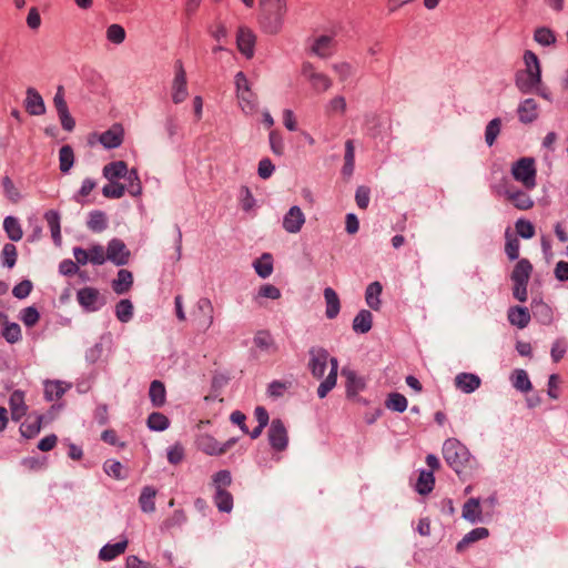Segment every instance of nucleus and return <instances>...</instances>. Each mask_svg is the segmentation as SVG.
Here are the masks:
<instances>
[{
    "label": "nucleus",
    "mask_w": 568,
    "mask_h": 568,
    "mask_svg": "<svg viewBox=\"0 0 568 568\" xmlns=\"http://www.w3.org/2000/svg\"><path fill=\"white\" fill-rule=\"evenodd\" d=\"M408 402L400 393H390L386 400L385 406L394 412L403 413L406 410Z\"/></svg>",
    "instance_id": "c03bdc74"
},
{
    "label": "nucleus",
    "mask_w": 568,
    "mask_h": 568,
    "mask_svg": "<svg viewBox=\"0 0 568 568\" xmlns=\"http://www.w3.org/2000/svg\"><path fill=\"white\" fill-rule=\"evenodd\" d=\"M124 179L126 180L125 192L134 197L140 196L142 194V184L136 169H131Z\"/></svg>",
    "instance_id": "4c0bfd02"
},
{
    "label": "nucleus",
    "mask_w": 568,
    "mask_h": 568,
    "mask_svg": "<svg viewBox=\"0 0 568 568\" xmlns=\"http://www.w3.org/2000/svg\"><path fill=\"white\" fill-rule=\"evenodd\" d=\"M455 385L464 393H473L480 386V378L471 373H460L455 377Z\"/></svg>",
    "instance_id": "412c9836"
},
{
    "label": "nucleus",
    "mask_w": 568,
    "mask_h": 568,
    "mask_svg": "<svg viewBox=\"0 0 568 568\" xmlns=\"http://www.w3.org/2000/svg\"><path fill=\"white\" fill-rule=\"evenodd\" d=\"M236 98L241 110L252 115L257 111V95L253 92L251 84L243 72L235 74Z\"/></svg>",
    "instance_id": "0eeeda50"
},
{
    "label": "nucleus",
    "mask_w": 568,
    "mask_h": 568,
    "mask_svg": "<svg viewBox=\"0 0 568 568\" xmlns=\"http://www.w3.org/2000/svg\"><path fill=\"white\" fill-rule=\"evenodd\" d=\"M463 517L470 523H477L481 519V507L478 498H469L464 504Z\"/></svg>",
    "instance_id": "2f4dec72"
},
{
    "label": "nucleus",
    "mask_w": 568,
    "mask_h": 568,
    "mask_svg": "<svg viewBox=\"0 0 568 568\" xmlns=\"http://www.w3.org/2000/svg\"><path fill=\"white\" fill-rule=\"evenodd\" d=\"M373 316L369 311L362 310L353 321V329L356 333H367L372 328Z\"/></svg>",
    "instance_id": "72a5a7b5"
},
{
    "label": "nucleus",
    "mask_w": 568,
    "mask_h": 568,
    "mask_svg": "<svg viewBox=\"0 0 568 568\" xmlns=\"http://www.w3.org/2000/svg\"><path fill=\"white\" fill-rule=\"evenodd\" d=\"M106 260L115 265H125L130 258V251L120 239H112L105 250Z\"/></svg>",
    "instance_id": "9b49d317"
},
{
    "label": "nucleus",
    "mask_w": 568,
    "mask_h": 568,
    "mask_svg": "<svg viewBox=\"0 0 568 568\" xmlns=\"http://www.w3.org/2000/svg\"><path fill=\"white\" fill-rule=\"evenodd\" d=\"M531 273H532L531 263L527 258H521L516 263L510 277H511L513 283L528 284Z\"/></svg>",
    "instance_id": "5701e85b"
},
{
    "label": "nucleus",
    "mask_w": 568,
    "mask_h": 568,
    "mask_svg": "<svg viewBox=\"0 0 568 568\" xmlns=\"http://www.w3.org/2000/svg\"><path fill=\"white\" fill-rule=\"evenodd\" d=\"M435 478L433 471L422 470L416 484V490L422 495H426L433 490Z\"/></svg>",
    "instance_id": "37998d69"
},
{
    "label": "nucleus",
    "mask_w": 568,
    "mask_h": 568,
    "mask_svg": "<svg viewBox=\"0 0 568 568\" xmlns=\"http://www.w3.org/2000/svg\"><path fill=\"white\" fill-rule=\"evenodd\" d=\"M511 383L516 389L523 393L529 392L532 387L528 374L524 369L514 371L511 374Z\"/></svg>",
    "instance_id": "ea45409f"
},
{
    "label": "nucleus",
    "mask_w": 568,
    "mask_h": 568,
    "mask_svg": "<svg viewBox=\"0 0 568 568\" xmlns=\"http://www.w3.org/2000/svg\"><path fill=\"white\" fill-rule=\"evenodd\" d=\"M508 321L518 328H525L530 322V314L527 307L511 306L507 313Z\"/></svg>",
    "instance_id": "4be33fe9"
},
{
    "label": "nucleus",
    "mask_w": 568,
    "mask_h": 568,
    "mask_svg": "<svg viewBox=\"0 0 568 568\" xmlns=\"http://www.w3.org/2000/svg\"><path fill=\"white\" fill-rule=\"evenodd\" d=\"M324 298L326 302L325 315L327 318L333 320L338 315L341 310L339 297L332 287H326L324 290Z\"/></svg>",
    "instance_id": "bb28decb"
},
{
    "label": "nucleus",
    "mask_w": 568,
    "mask_h": 568,
    "mask_svg": "<svg viewBox=\"0 0 568 568\" xmlns=\"http://www.w3.org/2000/svg\"><path fill=\"white\" fill-rule=\"evenodd\" d=\"M128 547V540L123 539L115 544H106L99 551V558L103 561H111L122 555Z\"/></svg>",
    "instance_id": "b1692460"
},
{
    "label": "nucleus",
    "mask_w": 568,
    "mask_h": 568,
    "mask_svg": "<svg viewBox=\"0 0 568 568\" xmlns=\"http://www.w3.org/2000/svg\"><path fill=\"white\" fill-rule=\"evenodd\" d=\"M26 110L32 115H41L45 112L43 99L33 88L27 90Z\"/></svg>",
    "instance_id": "6ab92c4d"
},
{
    "label": "nucleus",
    "mask_w": 568,
    "mask_h": 568,
    "mask_svg": "<svg viewBox=\"0 0 568 568\" xmlns=\"http://www.w3.org/2000/svg\"><path fill=\"white\" fill-rule=\"evenodd\" d=\"M254 268L261 277H268L273 272L272 256L267 253L263 254L258 260L254 262Z\"/></svg>",
    "instance_id": "de8ad7c7"
},
{
    "label": "nucleus",
    "mask_w": 568,
    "mask_h": 568,
    "mask_svg": "<svg viewBox=\"0 0 568 568\" xmlns=\"http://www.w3.org/2000/svg\"><path fill=\"white\" fill-rule=\"evenodd\" d=\"M129 171L128 164L124 161H114L104 165L103 176L112 182L125 178Z\"/></svg>",
    "instance_id": "393cba45"
},
{
    "label": "nucleus",
    "mask_w": 568,
    "mask_h": 568,
    "mask_svg": "<svg viewBox=\"0 0 568 568\" xmlns=\"http://www.w3.org/2000/svg\"><path fill=\"white\" fill-rule=\"evenodd\" d=\"M287 14V0H258V24L263 32L277 34Z\"/></svg>",
    "instance_id": "f03ea898"
},
{
    "label": "nucleus",
    "mask_w": 568,
    "mask_h": 568,
    "mask_svg": "<svg viewBox=\"0 0 568 568\" xmlns=\"http://www.w3.org/2000/svg\"><path fill=\"white\" fill-rule=\"evenodd\" d=\"M90 263L102 265L106 261L105 248L100 244H93L88 248Z\"/></svg>",
    "instance_id": "0e129e2a"
},
{
    "label": "nucleus",
    "mask_w": 568,
    "mask_h": 568,
    "mask_svg": "<svg viewBox=\"0 0 568 568\" xmlns=\"http://www.w3.org/2000/svg\"><path fill=\"white\" fill-rule=\"evenodd\" d=\"M334 48V40L328 36H321L316 38L311 47L313 53L321 58L331 55Z\"/></svg>",
    "instance_id": "cd10ccee"
},
{
    "label": "nucleus",
    "mask_w": 568,
    "mask_h": 568,
    "mask_svg": "<svg viewBox=\"0 0 568 568\" xmlns=\"http://www.w3.org/2000/svg\"><path fill=\"white\" fill-rule=\"evenodd\" d=\"M519 120L524 123H530L538 116V104L534 99H526L518 108Z\"/></svg>",
    "instance_id": "a878e982"
},
{
    "label": "nucleus",
    "mask_w": 568,
    "mask_h": 568,
    "mask_svg": "<svg viewBox=\"0 0 568 568\" xmlns=\"http://www.w3.org/2000/svg\"><path fill=\"white\" fill-rule=\"evenodd\" d=\"M3 230L7 236L13 242H19L23 237L21 224L14 216H7L3 220Z\"/></svg>",
    "instance_id": "473e14b6"
},
{
    "label": "nucleus",
    "mask_w": 568,
    "mask_h": 568,
    "mask_svg": "<svg viewBox=\"0 0 568 568\" xmlns=\"http://www.w3.org/2000/svg\"><path fill=\"white\" fill-rule=\"evenodd\" d=\"M493 191L503 196L507 202L513 204L517 210L527 211L534 206V201L524 187L518 189L507 180H503L497 185L493 186Z\"/></svg>",
    "instance_id": "20e7f679"
},
{
    "label": "nucleus",
    "mask_w": 568,
    "mask_h": 568,
    "mask_svg": "<svg viewBox=\"0 0 568 568\" xmlns=\"http://www.w3.org/2000/svg\"><path fill=\"white\" fill-rule=\"evenodd\" d=\"M516 232L523 239H531L535 235V226L530 221L519 219L516 224Z\"/></svg>",
    "instance_id": "338daca9"
},
{
    "label": "nucleus",
    "mask_w": 568,
    "mask_h": 568,
    "mask_svg": "<svg viewBox=\"0 0 568 568\" xmlns=\"http://www.w3.org/2000/svg\"><path fill=\"white\" fill-rule=\"evenodd\" d=\"M168 462L171 465H179L183 462L185 457V450L181 443H175L174 445L168 448Z\"/></svg>",
    "instance_id": "680f3d73"
},
{
    "label": "nucleus",
    "mask_w": 568,
    "mask_h": 568,
    "mask_svg": "<svg viewBox=\"0 0 568 568\" xmlns=\"http://www.w3.org/2000/svg\"><path fill=\"white\" fill-rule=\"evenodd\" d=\"M505 237H506V244H505L506 255L511 261L517 260L519 257V248H520L519 240L516 236L511 235L508 230L506 231Z\"/></svg>",
    "instance_id": "864d4df0"
},
{
    "label": "nucleus",
    "mask_w": 568,
    "mask_h": 568,
    "mask_svg": "<svg viewBox=\"0 0 568 568\" xmlns=\"http://www.w3.org/2000/svg\"><path fill=\"white\" fill-rule=\"evenodd\" d=\"M44 219L50 227L52 237L60 240V215L57 211L50 210L44 214Z\"/></svg>",
    "instance_id": "052dcab7"
},
{
    "label": "nucleus",
    "mask_w": 568,
    "mask_h": 568,
    "mask_svg": "<svg viewBox=\"0 0 568 568\" xmlns=\"http://www.w3.org/2000/svg\"><path fill=\"white\" fill-rule=\"evenodd\" d=\"M1 186L3 189L4 196L10 202L18 203L21 200V193L10 176L6 175L1 178Z\"/></svg>",
    "instance_id": "a19ab883"
},
{
    "label": "nucleus",
    "mask_w": 568,
    "mask_h": 568,
    "mask_svg": "<svg viewBox=\"0 0 568 568\" xmlns=\"http://www.w3.org/2000/svg\"><path fill=\"white\" fill-rule=\"evenodd\" d=\"M255 42H256V37L250 28H246V27L239 28V31L236 34L237 49L247 59H251L254 55Z\"/></svg>",
    "instance_id": "4468645a"
},
{
    "label": "nucleus",
    "mask_w": 568,
    "mask_h": 568,
    "mask_svg": "<svg viewBox=\"0 0 568 568\" xmlns=\"http://www.w3.org/2000/svg\"><path fill=\"white\" fill-rule=\"evenodd\" d=\"M44 398L48 402H53L60 399L65 392L70 388L69 384H65L61 381H45L44 384Z\"/></svg>",
    "instance_id": "aec40b11"
},
{
    "label": "nucleus",
    "mask_w": 568,
    "mask_h": 568,
    "mask_svg": "<svg viewBox=\"0 0 568 568\" xmlns=\"http://www.w3.org/2000/svg\"><path fill=\"white\" fill-rule=\"evenodd\" d=\"M102 194L106 199H121L125 194V185L112 181L103 186Z\"/></svg>",
    "instance_id": "bf43d9fd"
},
{
    "label": "nucleus",
    "mask_w": 568,
    "mask_h": 568,
    "mask_svg": "<svg viewBox=\"0 0 568 568\" xmlns=\"http://www.w3.org/2000/svg\"><path fill=\"white\" fill-rule=\"evenodd\" d=\"M40 318V314L36 307L29 306L21 311L20 320L27 327H33Z\"/></svg>",
    "instance_id": "69168bd1"
},
{
    "label": "nucleus",
    "mask_w": 568,
    "mask_h": 568,
    "mask_svg": "<svg viewBox=\"0 0 568 568\" xmlns=\"http://www.w3.org/2000/svg\"><path fill=\"white\" fill-rule=\"evenodd\" d=\"M123 135H124L123 128L121 125H113L111 129L103 132L100 135L99 140L103 146H105L108 149H113V148H118L122 144Z\"/></svg>",
    "instance_id": "a211bd4d"
},
{
    "label": "nucleus",
    "mask_w": 568,
    "mask_h": 568,
    "mask_svg": "<svg viewBox=\"0 0 568 568\" xmlns=\"http://www.w3.org/2000/svg\"><path fill=\"white\" fill-rule=\"evenodd\" d=\"M214 503L220 511L230 513L233 508V496L227 490H215Z\"/></svg>",
    "instance_id": "79ce46f5"
},
{
    "label": "nucleus",
    "mask_w": 568,
    "mask_h": 568,
    "mask_svg": "<svg viewBox=\"0 0 568 568\" xmlns=\"http://www.w3.org/2000/svg\"><path fill=\"white\" fill-rule=\"evenodd\" d=\"M346 111V101L344 97L337 95L328 101V103L325 105V113L328 116L336 115V114H344Z\"/></svg>",
    "instance_id": "603ef678"
},
{
    "label": "nucleus",
    "mask_w": 568,
    "mask_h": 568,
    "mask_svg": "<svg viewBox=\"0 0 568 568\" xmlns=\"http://www.w3.org/2000/svg\"><path fill=\"white\" fill-rule=\"evenodd\" d=\"M510 173L526 191H531L537 185V168L534 158L524 156L511 164Z\"/></svg>",
    "instance_id": "39448f33"
},
{
    "label": "nucleus",
    "mask_w": 568,
    "mask_h": 568,
    "mask_svg": "<svg viewBox=\"0 0 568 568\" xmlns=\"http://www.w3.org/2000/svg\"><path fill=\"white\" fill-rule=\"evenodd\" d=\"M212 484L215 490H226L232 484V476L229 470H219L212 476Z\"/></svg>",
    "instance_id": "4d7b16f0"
},
{
    "label": "nucleus",
    "mask_w": 568,
    "mask_h": 568,
    "mask_svg": "<svg viewBox=\"0 0 568 568\" xmlns=\"http://www.w3.org/2000/svg\"><path fill=\"white\" fill-rule=\"evenodd\" d=\"M283 229L288 233H298L305 224V215L300 206H292L283 217Z\"/></svg>",
    "instance_id": "2eb2a0df"
},
{
    "label": "nucleus",
    "mask_w": 568,
    "mask_h": 568,
    "mask_svg": "<svg viewBox=\"0 0 568 568\" xmlns=\"http://www.w3.org/2000/svg\"><path fill=\"white\" fill-rule=\"evenodd\" d=\"M254 344L262 351H275L274 339L267 331H260L254 336Z\"/></svg>",
    "instance_id": "5fc2aeb1"
},
{
    "label": "nucleus",
    "mask_w": 568,
    "mask_h": 568,
    "mask_svg": "<svg viewBox=\"0 0 568 568\" xmlns=\"http://www.w3.org/2000/svg\"><path fill=\"white\" fill-rule=\"evenodd\" d=\"M170 426L169 418L162 414L154 412L148 417V427L152 430L162 432Z\"/></svg>",
    "instance_id": "3c124183"
},
{
    "label": "nucleus",
    "mask_w": 568,
    "mask_h": 568,
    "mask_svg": "<svg viewBox=\"0 0 568 568\" xmlns=\"http://www.w3.org/2000/svg\"><path fill=\"white\" fill-rule=\"evenodd\" d=\"M115 316L122 323H128L133 316V304L129 300H121L115 305Z\"/></svg>",
    "instance_id": "8fccbe9b"
},
{
    "label": "nucleus",
    "mask_w": 568,
    "mask_h": 568,
    "mask_svg": "<svg viewBox=\"0 0 568 568\" xmlns=\"http://www.w3.org/2000/svg\"><path fill=\"white\" fill-rule=\"evenodd\" d=\"M156 490L151 486H145L139 497V504L143 511L152 513L155 509L154 498Z\"/></svg>",
    "instance_id": "58836bf2"
},
{
    "label": "nucleus",
    "mask_w": 568,
    "mask_h": 568,
    "mask_svg": "<svg viewBox=\"0 0 568 568\" xmlns=\"http://www.w3.org/2000/svg\"><path fill=\"white\" fill-rule=\"evenodd\" d=\"M268 440L273 449L282 452L287 447V430L281 419H273L268 429Z\"/></svg>",
    "instance_id": "f8f14e48"
},
{
    "label": "nucleus",
    "mask_w": 568,
    "mask_h": 568,
    "mask_svg": "<svg viewBox=\"0 0 568 568\" xmlns=\"http://www.w3.org/2000/svg\"><path fill=\"white\" fill-rule=\"evenodd\" d=\"M195 444L197 449L205 455L221 456L234 446L235 439H229L227 442L221 444L213 436L209 434H202L197 436Z\"/></svg>",
    "instance_id": "1a4fd4ad"
},
{
    "label": "nucleus",
    "mask_w": 568,
    "mask_h": 568,
    "mask_svg": "<svg viewBox=\"0 0 568 568\" xmlns=\"http://www.w3.org/2000/svg\"><path fill=\"white\" fill-rule=\"evenodd\" d=\"M97 187V182L93 179L87 178L83 180L81 187L79 191L74 194L73 200L84 205L88 203L87 197L91 194V192Z\"/></svg>",
    "instance_id": "a18cd8bd"
},
{
    "label": "nucleus",
    "mask_w": 568,
    "mask_h": 568,
    "mask_svg": "<svg viewBox=\"0 0 568 568\" xmlns=\"http://www.w3.org/2000/svg\"><path fill=\"white\" fill-rule=\"evenodd\" d=\"M2 325L4 326L2 335L8 343L14 344L21 339V328L17 323H9L7 320Z\"/></svg>",
    "instance_id": "6e6d98bb"
},
{
    "label": "nucleus",
    "mask_w": 568,
    "mask_h": 568,
    "mask_svg": "<svg viewBox=\"0 0 568 568\" xmlns=\"http://www.w3.org/2000/svg\"><path fill=\"white\" fill-rule=\"evenodd\" d=\"M525 69L516 73V85L523 93L539 92L541 67L536 53L530 50L524 53Z\"/></svg>",
    "instance_id": "7ed1b4c3"
},
{
    "label": "nucleus",
    "mask_w": 568,
    "mask_h": 568,
    "mask_svg": "<svg viewBox=\"0 0 568 568\" xmlns=\"http://www.w3.org/2000/svg\"><path fill=\"white\" fill-rule=\"evenodd\" d=\"M88 227L92 232H102L108 227V219L104 212L95 210L89 214L87 222Z\"/></svg>",
    "instance_id": "f704fd0d"
},
{
    "label": "nucleus",
    "mask_w": 568,
    "mask_h": 568,
    "mask_svg": "<svg viewBox=\"0 0 568 568\" xmlns=\"http://www.w3.org/2000/svg\"><path fill=\"white\" fill-rule=\"evenodd\" d=\"M301 74L316 93L326 92L332 87V80L329 77L317 71L310 62H304L302 64Z\"/></svg>",
    "instance_id": "6e6552de"
},
{
    "label": "nucleus",
    "mask_w": 568,
    "mask_h": 568,
    "mask_svg": "<svg viewBox=\"0 0 568 568\" xmlns=\"http://www.w3.org/2000/svg\"><path fill=\"white\" fill-rule=\"evenodd\" d=\"M106 39L114 43L120 44L125 40V30L120 24H111L106 29Z\"/></svg>",
    "instance_id": "e2e57ef3"
},
{
    "label": "nucleus",
    "mask_w": 568,
    "mask_h": 568,
    "mask_svg": "<svg viewBox=\"0 0 568 568\" xmlns=\"http://www.w3.org/2000/svg\"><path fill=\"white\" fill-rule=\"evenodd\" d=\"M197 310L203 314L204 321L203 326L205 329L210 328L213 325L214 317H213V305L211 301L206 297L200 298L197 301Z\"/></svg>",
    "instance_id": "49530a36"
},
{
    "label": "nucleus",
    "mask_w": 568,
    "mask_h": 568,
    "mask_svg": "<svg viewBox=\"0 0 568 568\" xmlns=\"http://www.w3.org/2000/svg\"><path fill=\"white\" fill-rule=\"evenodd\" d=\"M60 170L68 173L74 163V153L70 145H63L59 151Z\"/></svg>",
    "instance_id": "09e8293b"
},
{
    "label": "nucleus",
    "mask_w": 568,
    "mask_h": 568,
    "mask_svg": "<svg viewBox=\"0 0 568 568\" xmlns=\"http://www.w3.org/2000/svg\"><path fill=\"white\" fill-rule=\"evenodd\" d=\"M189 95L187 92V81H186V72L183 68L181 61H176L174 65V79L171 87V97L172 101L175 104L182 103L186 100Z\"/></svg>",
    "instance_id": "9d476101"
},
{
    "label": "nucleus",
    "mask_w": 568,
    "mask_h": 568,
    "mask_svg": "<svg viewBox=\"0 0 568 568\" xmlns=\"http://www.w3.org/2000/svg\"><path fill=\"white\" fill-rule=\"evenodd\" d=\"M500 125L501 123L499 119H494L487 124L485 131V140L489 146L494 144L496 138L498 136L500 132Z\"/></svg>",
    "instance_id": "774afa93"
},
{
    "label": "nucleus",
    "mask_w": 568,
    "mask_h": 568,
    "mask_svg": "<svg viewBox=\"0 0 568 568\" xmlns=\"http://www.w3.org/2000/svg\"><path fill=\"white\" fill-rule=\"evenodd\" d=\"M342 375L346 378L345 387L347 397H356L365 387L363 378L357 376L354 371L347 368L342 371Z\"/></svg>",
    "instance_id": "f3484780"
},
{
    "label": "nucleus",
    "mask_w": 568,
    "mask_h": 568,
    "mask_svg": "<svg viewBox=\"0 0 568 568\" xmlns=\"http://www.w3.org/2000/svg\"><path fill=\"white\" fill-rule=\"evenodd\" d=\"M150 399L155 407H161L165 403V387L164 384L160 381H153L150 385L149 389Z\"/></svg>",
    "instance_id": "c9c22d12"
},
{
    "label": "nucleus",
    "mask_w": 568,
    "mask_h": 568,
    "mask_svg": "<svg viewBox=\"0 0 568 568\" xmlns=\"http://www.w3.org/2000/svg\"><path fill=\"white\" fill-rule=\"evenodd\" d=\"M133 284V275L128 270H120L116 278L112 282V288L116 294H124L130 291Z\"/></svg>",
    "instance_id": "c85d7f7f"
},
{
    "label": "nucleus",
    "mask_w": 568,
    "mask_h": 568,
    "mask_svg": "<svg viewBox=\"0 0 568 568\" xmlns=\"http://www.w3.org/2000/svg\"><path fill=\"white\" fill-rule=\"evenodd\" d=\"M443 456L446 463L460 474L465 466L470 462V454L465 445L455 438L445 440L443 446Z\"/></svg>",
    "instance_id": "423d86ee"
},
{
    "label": "nucleus",
    "mask_w": 568,
    "mask_h": 568,
    "mask_svg": "<svg viewBox=\"0 0 568 568\" xmlns=\"http://www.w3.org/2000/svg\"><path fill=\"white\" fill-rule=\"evenodd\" d=\"M42 419L41 415H37L34 418L29 417L20 425L21 435L28 439L36 437L41 430Z\"/></svg>",
    "instance_id": "7c9ffc66"
},
{
    "label": "nucleus",
    "mask_w": 568,
    "mask_h": 568,
    "mask_svg": "<svg viewBox=\"0 0 568 568\" xmlns=\"http://www.w3.org/2000/svg\"><path fill=\"white\" fill-rule=\"evenodd\" d=\"M534 40L542 47H550L555 45L557 37L550 28L538 27L534 31Z\"/></svg>",
    "instance_id": "e433bc0d"
},
{
    "label": "nucleus",
    "mask_w": 568,
    "mask_h": 568,
    "mask_svg": "<svg viewBox=\"0 0 568 568\" xmlns=\"http://www.w3.org/2000/svg\"><path fill=\"white\" fill-rule=\"evenodd\" d=\"M77 300L88 312L98 311L103 304L100 298V292L97 288L89 286L78 291Z\"/></svg>",
    "instance_id": "ddd939ff"
},
{
    "label": "nucleus",
    "mask_w": 568,
    "mask_h": 568,
    "mask_svg": "<svg viewBox=\"0 0 568 568\" xmlns=\"http://www.w3.org/2000/svg\"><path fill=\"white\" fill-rule=\"evenodd\" d=\"M9 407L11 418L14 422H19L28 412V405L26 404V394L21 389H16L9 397Z\"/></svg>",
    "instance_id": "dca6fc26"
},
{
    "label": "nucleus",
    "mask_w": 568,
    "mask_h": 568,
    "mask_svg": "<svg viewBox=\"0 0 568 568\" xmlns=\"http://www.w3.org/2000/svg\"><path fill=\"white\" fill-rule=\"evenodd\" d=\"M17 247L11 243L4 244L1 252L2 264L8 268H12L17 263Z\"/></svg>",
    "instance_id": "13d9d810"
},
{
    "label": "nucleus",
    "mask_w": 568,
    "mask_h": 568,
    "mask_svg": "<svg viewBox=\"0 0 568 568\" xmlns=\"http://www.w3.org/2000/svg\"><path fill=\"white\" fill-rule=\"evenodd\" d=\"M382 291H383V286L377 281L371 283L366 288L365 301H366L367 305L374 311H378L381 308L382 302H381L379 297H381Z\"/></svg>",
    "instance_id": "c756f323"
},
{
    "label": "nucleus",
    "mask_w": 568,
    "mask_h": 568,
    "mask_svg": "<svg viewBox=\"0 0 568 568\" xmlns=\"http://www.w3.org/2000/svg\"><path fill=\"white\" fill-rule=\"evenodd\" d=\"M308 355V368L315 378H322L325 374L327 363L331 364V371L327 377L317 388L318 397L324 398L336 385L338 361L335 357H329L328 352L323 347H312Z\"/></svg>",
    "instance_id": "f257e3e1"
}]
</instances>
